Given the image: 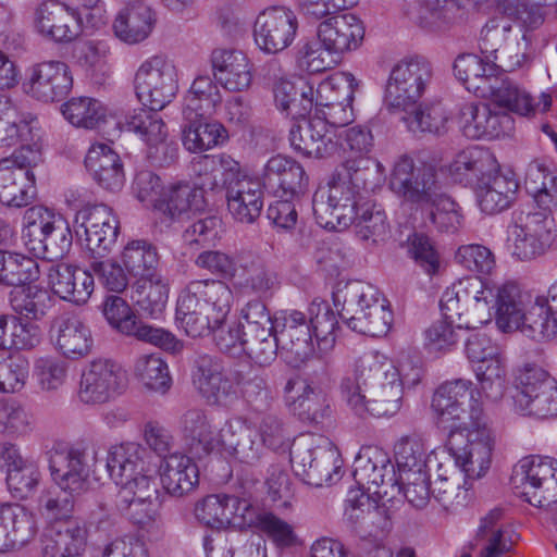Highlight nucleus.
Listing matches in <instances>:
<instances>
[{
  "mask_svg": "<svg viewBox=\"0 0 557 557\" xmlns=\"http://www.w3.org/2000/svg\"><path fill=\"white\" fill-rule=\"evenodd\" d=\"M14 146L18 149L0 160V202L21 208L36 194L33 168L41 161L38 120L0 95V148Z\"/></svg>",
  "mask_w": 557,
  "mask_h": 557,
  "instance_id": "nucleus-1",
  "label": "nucleus"
},
{
  "mask_svg": "<svg viewBox=\"0 0 557 557\" xmlns=\"http://www.w3.org/2000/svg\"><path fill=\"white\" fill-rule=\"evenodd\" d=\"M233 299L232 289L222 281L193 280L180 292L176 321L187 336L212 335L222 352L239 356L246 345L245 330L238 322H227Z\"/></svg>",
  "mask_w": 557,
  "mask_h": 557,
  "instance_id": "nucleus-2",
  "label": "nucleus"
},
{
  "mask_svg": "<svg viewBox=\"0 0 557 557\" xmlns=\"http://www.w3.org/2000/svg\"><path fill=\"white\" fill-rule=\"evenodd\" d=\"M147 450L134 442L113 445L107 457V470L120 486L115 496L119 510L136 524L145 525L156 516L157 487L148 475Z\"/></svg>",
  "mask_w": 557,
  "mask_h": 557,
  "instance_id": "nucleus-3",
  "label": "nucleus"
},
{
  "mask_svg": "<svg viewBox=\"0 0 557 557\" xmlns=\"http://www.w3.org/2000/svg\"><path fill=\"white\" fill-rule=\"evenodd\" d=\"M370 160H345L326 187H320L312 198L317 223L330 231H344L356 219V210L373 188Z\"/></svg>",
  "mask_w": 557,
  "mask_h": 557,
  "instance_id": "nucleus-4",
  "label": "nucleus"
},
{
  "mask_svg": "<svg viewBox=\"0 0 557 557\" xmlns=\"http://www.w3.org/2000/svg\"><path fill=\"white\" fill-rule=\"evenodd\" d=\"M391 189L416 203H431L430 220L441 232L455 233L461 227L460 207L449 197L437 194L436 170L433 165H414L413 159L400 156L389 178Z\"/></svg>",
  "mask_w": 557,
  "mask_h": 557,
  "instance_id": "nucleus-5",
  "label": "nucleus"
},
{
  "mask_svg": "<svg viewBox=\"0 0 557 557\" xmlns=\"http://www.w3.org/2000/svg\"><path fill=\"white\" fill-rule=\"evenodd\" d=\"M182 423L196 453H216L247 465L255 463L261 457V446L255 441L246 420L240 417L226 420L215 432L203 410L190 409L184 413Z\"/></svg>",
  "mask_w": 557,
  "mask_h": 557,
  "instance_id": "nucleus-6",
  "label": "nucleus"
},
{
  "mask_svg": "<svg viewBox=\"0 0 557 557\" xmlns=\"http://www.w3.org/2000/svg\"><path fill=\"white\" fill-rule=\"evenodd\" d=\"M333 301L350 330L372 337L389 332L393 313L375 286L362 281L339 283L333 292Z\"/></svg>",
  "mask_w": 557,
  "mask_h": 557,
  "instance_id": "nucleus-7",
  "label": "nucleus"
},
{
  "mask_svg": "<svg viewBox=\"0 0 557 557\" xmlns=\"http://www.w3.org/2000/svg\"><path fill=\"white\" fill-rule=\"evenodd\" d=\"M294 472L306 484L321 487L339 479L343 459L337 447L323 435L298 437L290 449Z\"/></svg>",
  "mask_w": 557,
  "mask_h": 557,
  "instance_id": "nucleus-8",
  "label": "nucleus"
},
{
  "mask_svg": "<svg viewBox=\"0 0 557 557\" xmlns=\"http://www.w3.org/2000/svg\"><path fill=\"white\" fill-rule=\"evenodd\" d=\"M22 240L38 258L62 259L72 247V232L62 215L42 207L28 208L23 218Z\"/></svg>",
  "mask_w": 557,
  "mask_h": 557,
  "instance_id": "nucleus-9",
  "label": "nucleus"
},
{
  "mask_svg": "<svg viewBox=\"0 0 557 557\" xmlns=\"http://www.w3.org/2000/svg\"><path fill=\"white\" fill-rule=\"evenodd\" d=\"M495 286L479 276H468L446 288L441 298L443 315L457 318L459 326L474 329L491 321Z\"/></svg>",
  "mask_w": 557,
  "mask_h": 557,
  "instance_id": "nucleus-10",
  "label": "nucleus"
},
{
  "mask_svg": "<svg viewBox=\"0 0 557 557\" xmlns=\"http://www.w3.org/2000/svg\"><path fill=\"white\" fill-rule=\"evenodd\" d=\"M513 409L539 419L557 417V380L542 367L527 362L515 376Z\"/></svg>",
  "mask_w": 557,
  "mask_h": 557,
  "instance_id": "nucleus-11",
  "label": "nucleus"
},
{
  "mask_svg": "<svg viewBox=\"0 0 557 557\" xmlns=\"http://www.w3.org/2000/svg\"><path fill=\"white\" fill-rule=\"evenodd\" d=\"M432 408L442 422L454 429L479 425L484 420L480 391L470 380L456 379L441 384L432 398Z\"/></svg>",
  "mask_w": 557,
  "mask_h": 557,
  "instance_id": "nucleus-12",
  "label": "nucleus"
},
{
  "mask_svg": "<svg viewBox=\"0 0 557 557\" xmlns=\"http://www.w3.org/2000/svg\"><path fill=\"white\" fill-rule=\"evenodd\" d=\"M511 483L517 494L539 508L557 503V460L552 457L529 456L513 468Z\"/></svg>",
  "mask_w": 557,
  "mask_h": 557,
  "instance_id": "nucleus-13",
  "label": "nucleus"
},
{
  "mask_svg": "<svg viewBox=\"0 0 557 557\" xmlns=\"http://www.w3.org/2000/svg\"><path fill=\"white\" fill-rule=\"evenodd\" d=\"M448 445L466 479L478 480L486 474L492 462L493 440L484 420L479 425L453 429Z\"/></svg>",
  "mask_w": 557,
  "mask_h": 557,
  "instance_id": "nucleus-14",
  "label": "nucleus"
},
{
  "mask_svg": "<svg viewBox=\"0 0 557 557\" xmlns=\"http://www.w3.org/2000/svg\"><path fill=\"white\" fill-rule=\"evenodd\" d=\"M354 479L359 490L381 502H391L400 494L395 465L388 454L376 447L361 448L354 462Z\"/></svg>",
  "mask_w": 557,
  "mask_h": 557,
  "instance_id": "nucleus-15",
  "label": "nucleus"
},
{
  "mask_svg": "<svg viewBox=\"0 0 557 557\" xmlns=\"http://www.w3.org/2000/svg\"><path fill=\"white\" fill-rule=\"evenodd\" d=\"M134 88L145 107L164 109L178 90L175 66L163 55L148 58L136 71Z\"/></svg>",
  "mask_w": 557,
  "mask_h": 557,
  "instance_id": "nucleus-16",
  "label": "nucleus"
},
{
  "mask_svg": "<svg viewBox=\"0 0 557 557\" xmlns=\"http://www.w3.org/2000/svg\"><path fill=\"white\" fill-rule=\"evenodd\" d=\"M370 397L364 394L358 380L345 377L341 383V396L347 409L355 416L382 418L395 416L403 406L404 384L370 387Z\"/></svg>",
  "mask_w": 557,
  "mask_h": 557,
  "instance_id": "nucleus-17",
  "label": "nucleus"
},
{
  "mask_svg": "<svg viewBox=\"0 0 557 557\" xmlns=\"http://www.w3.org/2000/svg\"><path fill=\"white\" fill-rule=\"evenodd\" d=\"M432 78L430 63L420 57L405 58L397 62L389 74L385 98L387 103L403 111L414 107Z\"/></svg>",
  "mask_w": 557,
  "mask_h": 557,
  "instance_id": "nucleus-18",
  "label": "nucleus"
},
{
  "mask_svg": "<svg viewBox=\"0 0 557 557\" xmlns=\"http://www.w3.org/2000/svg\"><path fill=\"white\" fill-rule=\"evenodd\" d=\"M298 26V18L290 9L283 5L264 8L252 24L255 45L265 54L282 52L294 42Z\"/></svg>",
  "mask_w": 557,
  "mask_h": 557,
  "instance_id": "nucleus-19",
  "label": "nucleus"
},
{
  "mask_svg": "<svg viewBox=\"0 0 557 557\" xmlns=\"http://www.w3.org/2000/svg\"><path fill=\"white\" fill-rule=\"evenodd\" d=\"M358 82L349 72H338L322 81L317 88V114L326 126H346L352 121L351 102Z\"/></svg>",
  "mask_w": 557,
  "mask_h": 557,
  "instance_id": "nucleus-20",
  "label": "nucleus"
},
{
  "mask_svg": "<svg viewBox=\"0 0 557 557\" xmlns=\"http://www.w3.org/2000/svg\"><path fill=\"white\" fill-rule=\"evenodd\" d=\"M126 387L120 364L110 359H95L82 372L78 397L87 405L104 404L122 394Z\"/></svg>",
  "mask_w": 557,
  "mask_h": 557,
  "instance_id": "nucleus-21",
  "label": "nucleus"
},
{
  "mask_svg": "<svg viewBox=\"0 0 557 557\" xmlns=\"http://www.w3.org/2000/svg\"><path fill=\"white\" fill-rule=\"evenodd\" d=\"M238 376L228 374L218 357L203 354L195 361L194 385L211 405L228 406L238 398Z\"/></svg>",
  "mask_w": 557,
  "mask_h": 557,
  "instance_id": "nucleus-22",
  "label": "nucleus"
},
{
  "mask_svg": "<svg viewBox=\"0 0 557 557\" xmlns=\"http://www.w3.org/2000/svg\"><path fill=\"white\" fill-rule=\"evenodd\" d=\"M77 234L84 231L85 245L95 259L107 256L113 248L120 222L112 209L106 205H88L75 215Z\"/></svg>",
  "mask_w": 557,
  "mask_h": 557,
  "instance_id": "nucleus-23",
  "label": "nucleus"
},
{
  "mask_svg": "<svg viewBox=\"0 0 557 557\" xmlns=\"http://www.w3.org/2000/svg\"><path fill=\"white\" fill-rule=\"evenodd\" d=\"M258 180L265 190L277 198L300 199L308 185L304 166L283 154L271 157L258 172Z\"/></svg>",
  "mask_w": 557,
  "mask_h": 557,
  "instance_id": "nucleus-24",
  "label": "nucleus"
},
{
  "mask_svg": "<svg viewBox=\"0 0 557 557\" xmlns=\"http://www.w3.org/2000/svg\"><path fill=\"white\" fill-rule=\"evenodd\" d=\"M24 90L32 98L45 103L61 101L73 88V75L61 61H45L29 70Z\"/></svg>",
  "mask_w": 557,
  "mask_h": 557,
  "instance_id": "nucleus-25",
  "label": "nucleus"
},
{
  "mask_svg": "<svg viewBox=\"0 0 557 557\" xmlns=\"http://www.w3.org/2000/svg\"><path fill=\"white\" fill-rule=\"evenodd\" d=\"M524 59V54H516L509 57L508 60L500 59V63L497 64L492 59H482L476 54L467 53L455 60L454 71L456 77L466 85L469 91L485 97L493 89L491 81L495 76L497 67L515 71L522 65Z\"/></svg>",
  "mask_w": 557,
  "mask_h": 557,
  "instance_id": "nucleus-26",
  "label": "nucleus"
},
{
  "mask_svg": "<svg viewBox=\"0 0 557 557\" xmlns=\"http://www.w3.org/2000/svg\"><path fill=\"white\" fill-rule=\"evenodd\" d=\"M210 62L215 82L225 90L243 92L250 88L253 79V64L244 51L214 49Z\"/></svg>",
  "mask_w": 557,
  "mask_h": 557,
  "instance_id": "nucleus-27",
  "label": "nucleus"
},
{
  "mask_svg": "<svg viewBox=\"0 0 557 557\" xmlns=\"http://www.w3.org/2000/svg\"><path fill=\"white\" fill-rule=\"evenodd\" d=\"M82 14L59 1L42 2L35 12L39 34L58 42L71 41L82 32Z\"/></svg>",
  "mask_w": 557,
  "mask_h": 557,
  "instance_id": "nucleus-28",
  "label": "nucleus"
},
{
  "mask_svg": "<svg viewBox=\"0 0 557 557\" xmlns=\"http://www.w3.org/2000/svg\"><path fill=\"white\" fill-rule=\"evenodd\" d=\"M513 120L508 113L492 110L486 103H468L460 111L462 134L470 139H494L511 132Z\"/></svg>",
  "mask_w": 557,
  "mask_h": 557,
  "instance_id": "nucleus-29",
  "label": "nucleus"
},
{
  "mask_svg": "<svg viewBox=\"0 0 557 557\" xmlns=\"http://www.w3.org/2000/svg\"><path fill=\"white\" fill-rule=\"evenodd\" d=\"M292 126L289 141L293 149L307 157L326 158L336 150L333 132L326 122L315 114L312 117H298Z\"/></svg>",
  "mask_w": 557,
  "mask_h": 557,
  "instance_id": "nucleus-30",
  "label": "nucleus"
},
{
  "mask_svg": "<svg viewBox=\"0 0 557 557\" xmlns=\"http://www.w3.org/2000/svg\"><path fill=\"white\" fill-rule=\"evenodd\" d=\"M96 455V451L89 456L87 451L70 449L52 459L51 475L62 492L75 496L87 491L91 468L89 461H94Z\"/></svg>",
  "mask_w": 557,
  "mask_h": 557,
  "instance_id": "nucleus-31",
  "label": "nucleus"
},
{
  "mask_svg": "<svg viewBox=\"0 0 557 557\" xmlns=\"http://www.w3.org/2000/svg\"><path fill=\"white\" fill-rule=\"evenodd\" d=\"M87 536L81 520L50 524L41 537V554L44 557H83Z\"/></svg>",
  "mask_w": 557,
  "mask_h": 557,
  "instance_id": "nucleus-32",
  "label": "nucleus"
},
{
  "mask_svg": "<svg viewBox=\"0 0 557 557\" xmlns=\"http://www.w3.org/2000/svg\"><path fill=\"white\" fill-rule=\"evenodd\" d=\"M283 325L277 330L281 351L286 355L290 363L299 366L313 354L312 332L305 313L298 310L283 312Z\"/></svg>",
  "mask_w": 557,
  "mask_h": 557,
  "instance_id": "nucleus-33",
  "label": "nucleus"
},
{
  "mask_svg": "<svg viewBox=\"0 0 557 557\" xmlns=\"http://www.w3.org/2000/svg\"><path fill=\"white\" fill-rule=\"evenodd\" d=\"M48 284L61 299L76 305L86 304L95 287L89 272L66 263L49 267Z\"/></svg>",
  "mask_w": 557,
  "mask_h": 557,
  "instance_id": "nucleus-34",
  "label": "nucleus"
},
{
  "mask_svg": "<svg viewBox=\"0 0 557 557\" xmlns=\"http://www.w3.org/2000/svg\"><path fill=\"white\" fill-rule=\"evenodd\" d=\"M364 36L361 21L354 14L334 15L318 28L319 41L329 51L339 54L356 49Z\"/></svg>",
  "mask_w": 557,
  "mask_h": 557,
  "instance_id": "nucleus-35",
  "label": "nucleus"
},
{
  "mask_svg": "<svg viewBox=\"0 0 557 557\" xmlns=\"http://www.w3.org/2000/svg\"><path fill=\"white\" fill-rule=\"evenodd\" d=\"M261 185L240 173L231 181L226 189L227 210L236 221L250 224L258 219L263 207Z\"/></svg>",
  "mask_w": 557,
  "mask_h": 557,
  "instance_id": "nucleus-36",
  "label": "nucleus"
},
{
  "mask_svg": "<svg viewBox=\"0 0 557 557\" xmlns=\"http://www.w3.org/2000/svg\"><path fill=\"white\" fill-rule=\"evenodd\" d=\"M51 332L55 347L67 358L78 359L91 351V331L77 315H59L52 323Z\"/></svg>",
  "mask_w": 557,
  "mask_h": 557,
  "instance_id": "nucleus-37",
  "label": "nucleus"
},
{
  "mask_svg": "<svg viewBox=\"0 0 557 557\" xmlns=\"http://www.w3.org/2000/svg\"><path fill=\"white\" fill-rule=\"evenodd\" d=\"M492 307L496 324L503 332L519 330L534 314L525 311L522 293L518 285L511 282L495 286Z\"/></svg>",
  "mask_w": 557,
  "mask_h": 557,
  "instance_id": "nucleus-38",
  "label": "nucleus"
},
{
  "mask_svg": "<svg viewBox=\"0 0 557 557\" xmlns=\"http://www.w3.org/2000/svg\"><path fill=\"white\" fill-rule=\"evenodd\" d=\"M36 532L32 512L18 505L0 504V552L25 545Z\"/></svg>",
  "mask_w": 557,
  "mask_h": 557,
  "instance_id": "nucleus-39",
  "label": "nucleus"
},
{
  "mask_svg": "<svg viewBox=\"0 0 557 557\" xmlns=\"http://www.w3.org/2000/svg\"><path fill=\"white\" fill-rule=\"evenodd\" d=\"M206 207L207 201L202 190L188 182L168 186L162 199L156 205L158 211L172 220L190 218L205 211Z\"/></svg>",
  "mask_w": 557,
  "mask_h": 557,
  "instance_id": "nucleus-40",
  "label": "nucleus"
},
{
  "mask_svg": "<svg viewBox=\"0 0 557 557\" xmlns=\"http://www.w3.org/2000/svg\"><path fill=\"white\" fill-rule=\"evenodd\" d=\"M163 488L172 496L181 497L191 492L199 482L197 465L187 455L174 451L159 466Z\"/></svg>",
  "mask_w": 557,
  "mask_h": 557,
  "instance_id": "nucleus-41",
  "label": "nucleus"
},
{
  "mask_svg": "<svg viewBox=\"0 0 557 557\" xmlns=\"http://www.w3.org/2000/svg\"><path fill=\"white\" fill-rule=\"evenodd\" d=\"M85 165L102 188L113 193L123 188L125 183L123 164L119 154L108 145H92L85 157Z\"/></svg>",
  "mask_w": 557,
  "mask_h": 557,
  "instance_id": "nucleus-42",
  "label": "nucleus"
},
{
  "mask_svg": "<svg viewBox=\"0 0 557 557\" xmlns=\"http://www.w3.org/2000/svg\"><path fill=\"white\" fill-rule=\"evenodd\" d=\"M158 111L137 108L124 115L114 112L113 116L121 131L135 134L148 147H158L168 137V127Z\"/></svg>",
  "mask_w": 557,
  "mask_h": 557,
  "instance_id": "nucleus-43",
  "label": "nucleus"
},
{
  "mask_svg": "<svg viewBox=\"0 0 557 557\" xmlns=\"http://www.w3.org/2000/svg\"><path fill=\"white\" fill-rule=\"evenodd\" d=\"M491 92L498 107L524 117H533L537 111L547 112L553 102L552 96L546 92H542L540 101L535 102L524 87L512 81H503L497 88L493 87Z\"/></svg>",
  "mask_w": 557,
  "mask_h": 557,
  "instance_id": "nucleus-44",
  "label": "nucleus"
},
{
  "mask_svg": "<svg viewBox=\"0 0 557 557\" xmlns=\"http://www.w3.org/2000/svg\"><path fill=\"white\" fill-rule=\"evenodd\" d=\"M481 181L475 196L482 212L486 214L503 212L516 200L519 184L512 176L494 172Z\"/></svg>",
  "mask_w": 557,
  "mask_h": 557,
  "instance_id": "nucleus-45",
  "label": "nucleus"
},
{
  "mask_svg": "<svg viewBox=\"0 0 557 557\" xmlns=\"http://www.w3.org/2000/svg\"><path fill=\"white\" fill-rule=\"evenodd\" d=\"M355 376L361 386L377 387L379 385H400L401 375L394 361L387 356L371 350L361 355L355 361Z\"/></svg>",
  "mask_w": 557,
  "mask_h": 557,
  "instance_id": "nucleus-46",
  "label": "nucleus"
},
{
  "mask_svg": "<svg viewBox=\"0 0 557 557\" xmlns=\"http://www.w3.org/2000/svg\"><path fill=\"white\" fill-rule=\"evenodd\" d=\"M34 410L16 398L0 397V435L18 440L27 438L37 431Z\"/></svg>",
  "mask_w": 557,
  "mask_h": 557,
  "instance_id": "nucleus-47",
  "label": "nucleus"
},
{
  "mask_svg": "<svg viewBox=\"0 0 557 557\" xmlns=\"http://www.w3.org/2000/svg\"><path fill=\"white\" fill-rule=\"evenodd\" d=\"M274 103L286 116L298 119L306 116L313 107V89L302 79L292 82L280 77L273 85Z\"/></svg>",
  "mask_w": 557,
  "mask_h": 557,
  "instance_id": "nucleus-48",
  "label": "nucleus"
},
{
  "mask_svg": "<svg viewBox=\"0 0 557 557\" xmlns=\"http://www.w3.org/2000/svg\"><path fill=\"white\" fill-rule=\"evenodd\" d=\"M170 286L160 274L135 280L131 285V299L147 317L159 319L165 310Z\"/></svg>",
  "mask_w": 557,
  "mask_h": 557,
  "instance_id": "nucleus-49",
  "label": "nucleus"
},
{
  "mask_svg": "<svg viewBox=\"0 0 557 557\" xmlns=\"http://www.w3.org/2000/svg\"><path fill=\"white\" fill-rule=\"evenodd\" d=\"M219 86L208 75L197 76L184 97V119L191 120L214 114L216 108L222 103Z\"/></svg>",
  "mask_w": 557,
  "mask_h": 557,
  "instance_id": "nucleus-50",
  "label": "nucleus"
},
{
  "mask_svg": "<svg viewBox=\"0 0 557 557\" xmlns=\"http://www.w3.org/2000/svg\"><path fill=\"white\" fill-rule=\"evenodd\" d=\"M502 517V509L494 508L481 519L475 539L480 557H506L511 550L513 541L500 523Z\"/></svg>",
  "mask_w": 557,
  "mask_h": 557,
  "instance_id": "nucleus-51",
  "label": "nucleus"
},
{
  "mask_svg": "<svg viewBox=\"0 0 557 557\" xmlns=\"http://www.w3.org/2000/svg\"><path fill=\"white\" fill-rule=\"evenodd\" d=\"M198 183L195 184L202 190H215L224 187L228 188L231 181L239 174L240 165L230 156L220 157L205 156L196 163Z\"/></svg>",
  "mask_w": 557,
  "mask_h": 557,
  "instance_id": "nucleus-52",
  "label": "nucleus"
},
{
  "mask_svg": "<svg viewBox=\"0 0 557 557\" xmlns=\"http://www.w3.org/2000/svg\"><path fill=\"white\" fill-rule=\"evenodd\" d=\"M459 13L460 7L456 0H421L413 21L426 32L438 33L448 29Z\"/></svg>",
  "mask_w": 557,
  "mask_h": 557,
  "instance_id": "nucleus-53",
  "label": "nucleus"
},
{
  "mask_svg": "<svg viewBox=\"0 0 557 557\" xmlns=\"http://www.w3.org/2000/svg\"><path fill=\"white\" fill-rule=\"evenodd\" d=\"M135 379L147 389L165 394L172 386L166 361L159 354L139 355L133 364Z\"/></svg>",
  "mask_w": 557,
  "mask_h": 557,
  "instance_id": "nucleus-54",
  "label": "nucleus"
},
{
  "mask_svg": "<svg viewBox=\"0 0 557 557\" xmlns=\"http://www.w3.org/2000/svg\"><path fill=\"white\" fill-rule=\"evenodd\" d=\"M121 262L135 280L160 273L158 250L147 240L129 242L121 252Z\"/></svg>",
  "mask_w": 557,
  "mask_h": 557,
  "instance_id": "nucleus-55",
  "label": "nucleus"
},
{
  "mask_svg": "<svg viewBox=\"0 0 557 557\" xmlns=\"http://www.w3.org/2000/svg\"><path fill=\"white\" fill-rule=\"evenodd\" d=\"M498 163L494 154L483 148L472 147L460 151L450 164L451 174L459 178L484 180L497 172Z\"/></svg>",
  "mask_w": 557,
  "mask_h": 557,
  "instance_id": "nucleus-56",
  "label": "nucleus"
},
{
  "mask_svg": "<svg viewBox=\"0 0 557 557\" xmlns=\"http://www.w3.org/2000/svg\"><path fill=\"white\" fill-rule=\"evenodd\" d=\"M309 326L317 341L321 355L329 354L335 346L338 321L330 305L320 299H314L309 308Z\"/></svg>",
  "mask_w": 557,
  "mask_h": 557,
  "instance_id": "nucleus-57",
  "label": "nucleus"
},
{
  "mask_svg": "<svg viewBox=\"0 0 557 557\" xmlns=\"http://www.w3.org/2000/svg\"><path fill=\"white\" fill-rule=\"evenodd\" d=\"M182 141L194 153L209 150L227 138L225 127L219 122H205L202 117L186 120Z\"/></svg>",
  "mask_w": 557,
  "mask_h": 557,
  "instance_id": "nucleus-58",
  "label": "nucleus"
},
{
  "mask_svg": "<svg viewBox=\"0 0 557 557\" xmlns=\"http://www.w3.org/2000/svg\"><path fill=\"white\" fill-rule=\"evenodd\" d=\"M61 113L73 126L94 129L106 122L109 111L95 98L76 97L61 106Z\"/></svg>",
  "mask_w": 557,
  "mask_h": 557,
  "instance_id": "nucleus-59",
  "label": "nucleus"
},
{
  "mask_svg": "<svg viewBox=\"0 0 557 557\" xmlns=\"http://www.w3.org/2000/svg\"><path fill=\"white\" fill-rule=\"evenodd\" d=\"M40 276L38 262L17 252L0 250V284L24 286Z\"/></svg>",
  "mask_w": 557,
  "mask_h": 557,
  "instance_id": "nucleus-60",
  "label": "nucleus"
},
{
  "mask_svg": "<svg viewBox=\"0 0 557 557\" xmlns=\"http://www.w3.org/2000/svg\"><path fill=\"white\" fill-rule=\"evenodd\" d=\"M397 475L429 471V447L418 435L399 438L394 446Z\"/></svg>",
  "mask_w": 557,
  "mask_h": 557,
  "instance_id": "nucleus-61",
  "label": "nucleus"
},
{
  "mask_svg": "<svg viewBox=\"0 0 557 557\" xmlns=\"http://www.w3.org/2000/svg\"><path fill=\"white\" fill-rule=\"evenodd\" d=\"M401 120L411 133L443 134L449 120L447 110L441 103L410 107Z\"/></svg>",
  "mask_w": 557,
  "mask_h": 557,
  "instance_id": "nucleus-62",
  "label": "nucleus"
},
{
  "mask_svg": "<svg viewBox=\"0 0 557 557\" xmlns=\"http://www.w3.org/2000/svg\"><path fill=\"white\" fill-rule=\"evenodd\" d=\"M474 372L480 384V394L493 403L499 401L507 389V371L502 356L476 364Z\"/></svg>",
  "mask_w": 557,
  "mask_h": 557,
  "instance_id": "nucleus-63",
  "label": "nucleus"
},
{
  "mask_svg": "<svg viewBox=\"0 0 557 557\" xmlns=\"http://www.w3.org/2000/svg\"><path fill=\"white\" fill-rule=\"evenodd\" d=\"M11 306L16 313L27 319L39 320L51 308L52 297L47 289L27 284L12 294Z\"/></svg>",
  "mask_w": 557,
  "mask_h": 557,
  "instance_id": "nucleus-64",
  "label": "nucleus"
}]
</instances>
